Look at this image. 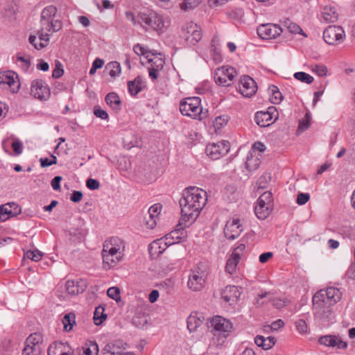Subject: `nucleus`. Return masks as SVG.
<instances>
[{"label": "nucleus", "instance_id": "obj_1", "mask_svg": "<svg viewBox=\"0 0 355 355\" xmlns=\"http://www.w3.org/2000/svg\"><path fill=\"white\" fill-rule=\"evenodd\" d=\"M207 202V192L196 187L186 188L179 200L181 216L178 225L186 227L194 223Z\"/></svg>", "mask_w": 355, "mask_h": 355}, {"label": "nucleus", "instance_id": "obj_2", "mask_svg": "<svg viewBox=\"0 0 355 355\" xmlns=\"http://www.w3.org/2000/svg\"><path fill=\"white\" fill-rule=\"evenodd\" d=\"M342 293L335 287H329L317 292L313 297V310L315 317L322 320L329 318L331 306L341 299Z\"/></svg>", "mask_w": 355, "mask_h": 355}, {"label": "nucleus", "instance_id": "obj_3", "mask_svg": "<svg viewBox=\"0 0 355 355\" xmlns=\"http://www.w3.org/2000/svg\"><path fill=\"white\" fill-rule=\"evenodd\" d=\"M125 243L119 237H111L103 243L102 250L103 267L110 270L123 261L125 256Z\"/></svg>", "mask_w": 355, "mask_h": 355}, {"label": "nucleus", "instance_id": "obj_4", "mask_svg": "<svg viewBox=\"0 0 355 355\" xmlns=\"http://www.w3.org/2000/svg\"><path fill=\"white\" fill-rule=\"evenodd\" d=\"M138 24L146 31H155L158 34L164 33L170 25L168 18L157 11L147 9L137 15Z\"/></svg>", "mask_w": 355, "mask_h": 355}, {"label": "nucleus", "instance_id": "obj_5", "mask_svg": "<svg viewBox=\"0 0 355 355\" xmlns=\"http://www.w3.org/2000/svg\"><path fill=\"white\" fill-rule=\"evenodd\" d=\"M209 327L212 334L211 341L217 346H222L234 329L232 322L220 315H216L210 319Z\"/></svg>", "mask_w": 355, "mask_h": 355}, {"label": "nucleus", "instance_id": "obj_6", "mask_svg": "<svg viewBox=\"0 0 355 355\" xmlns=\"http://www.w3.org/2000/svg\"><path fill=\"white\" fill-rule=\"evenodd\" d=\"M133 51L139 56H142L146 62L150 64L148 68L149 76L153 80H156L159 76V72L163 69L164 60L158 55L152 52L147 46L137 44L133 46Z\"/></svg>", "mask_w": 355, "mask_h": 355}, {"label": "nucleus", "instance_id": "obj_7", "mask_svg": "<svg viewBox=\"0 0 355 355\" xmlns=\"http://www.w3.org/2000/svg\"><path fill=\"white\" fill-rule=\"evenodd\" d=\"M62 27V23L59 19H51L48 20L47 22H42L40 24V29L37 32L40 40L43 42L40 44H35L36 40L35 35H30L28 40L29 42L37 50L42 49L47 46L51 35L55 32L60 31Z\"/></svg>", "mask_w": 355, "mask_h": 355}, {"label": "nucleus", "instance_id": "obj_8", "mask_svg": "<svg viewBox=\"0 0 355 355\" xmlns=\"http://www.w3.org/2000/svg\"><path fill=\"white\" fill-rule=\"evenodd\" d=\"M200 103L201 100L199 97L187 98L180 102V111L184 116L202 120L206 116V112H202Z\"/></svg>", "mask_w": 355, "mask_h": 355}, {"label": "nucleus", "instance_id": "obj_9", "mask_svg": "<svg viewBox=\"0 0 355 355\" xmlns=\"http://www.w3.org/2000/svg\"><path fill=\"white\" fill-rule=\"evenodd\" d=\"M247 245H248V237L245 235L238 241L236 247L234 248L227 260L225 266V271L227 272L233 274L236 272L237 265L244 253Z\"/></svg>", "mask_w": 355, "mask_h": 355}, {"label": "nucleus", "instance_id": "obj_10", "mask_svg": "<svg viewBox=\"0 0 355 355\" xmlns=\"http://www.w3.org/2000/svg\"><path fill=\"white\" fill-rule=\"evenodd\" d=\"M180 37L189 46H194L202 38L201 28L193 21L187 22L182 27Z\"/></svg>", "mask_w": 355, "mask_h": 355}, {"label": "nucleus", "instance_id": "obj_11", "mask_svg": "<svg viewBox=\"0 0 355 355\" xmlns=\"http://www.w3.org/2000/svg\"><path fill=\"white\" fill-rule=\"evenodd\" d=\"M272 193L266 191L257 200L254 207V213L260 220L266 219L272 211Z\"/></svg>", "mask_w": 355, "mask_h": 355}, {"label": "nucleus", "instance_id": "obj_12", "mask_svg": "<svg viewBox=\"0 0 355 355\" xmlns=\"http://www.w3.org/2000/svg\"><path fill=\"white\" fill-rule=\"evenodd\" d=\"M42 349L43 336L40 333H34L26 338L22 355H40Z\"/></svg>", "mask_w": 355, "mask_h": 355}, {"label": "nucleus", "instance_id": "obj_13", "mask_svg": "<svg viewBox=\"0 0 355 355\" xmlns=\"http://www.w3.org/2000/svg\"><path fill=\"white\" fill-rule=\"evenodd\" d=\"M237 76L236 70L230 66L218 68L214 73L216 83L218 85L227 87L231 85Z\"/></svg>", "mask_w": 355, "mask_h": 355}, {"label": "nucleus", "instance_id": "obj_14", "mask_svg": "<svg viewBox=\"0 0 355 355\" xmlns=\"http://www.w3.org/2000/svg\"><path fill=\"white\" fill-rule=\"evenodd\" d=\"M0 88L17 93L20 88L18 75L12 71L0 72Z\"/></svg>", "mask_w": 355, "mask_h": 355}, {"label": "nucleus", "instance_id": "obj_15", "mask_svg": "<svg viewBox=\"0 0 355 355\" xmlns=\"http://www.w3.org/2000/svg\"><path fill=\"white\" fill-rule=\"evenodd\" d=\"M324 42L330 45H338L345 39V33L340 26H329L323 32Z\"/></svg>", "mask_w": 355, "mask_h": 355}, {"label": "nucleus", "instance_id": "obj_16", "mask_svg": "<svg viewBox=\"0 0 355 355\" xmlns=\"http://www.w3.org/2000/svg\"><path fill=\"white\" fill-rule=\"evenodd\" d=\"M230 149V144L227 141L209 144L206 146V153L212 159H218L227 155Z\"/></svg>", "mask_w": 355, "mask_h": 355}, {"label": "nucleus", "instance_id": "obj_17", "mask_svg": "<svg viewBox=\"0 0 355 355\" xmlns=\"http://www.w3.org/2000/svg\"><path fill=\"white\" fill-rule=\"evenodd\" d=\"M278 119V111L274 106H270L266 111L257 112L255 121L260 127H268Z\"/></svg>", "mask_w": 355, "mask_h": 355}, {"label": "nucleus", "instance_id": "obj_18", "mask_svg": "<svg viewBox=\"0 0 355 355\" xmlns=\"http://www.w3.org/2000/svg\"><path fill=\"white\" fill-rule=\"evenodd\" d=\"M206 275L200 268H195L191 271L187 282L188 288L194 292L201 291L205 284Z\"/></svg>", "mask_w": 355, "mask_h": 355}, {"label": "nucleus", "instance_id": "obj_19", "mask_svg": "<svg viewBox=\"0 0 355 355\" xmlns=\"http://www.w3.org/2000/svg\"><path fill=\"white\" fill-rule=\"evenodd\" d=\"M243 232V226L239 218L233 217L230 218L225 225L223 233L228 240L237 239Z\"/></svg>", "mask_w": 355, "mask_h": 355}, {"label": "nucleus", "instance_id": "obj_20", "mask_svg": "<svg viewBox=\"0 0 355 355\" xmlns=\"http://www.w3.org/2000/svg\"><path fill=\"white\" fill-rule=\"evenodd\" d=\"M238 90L243 97L250 98L256 94L257 85L253 78L249 76H243L240 78Z\"/></svg>", "mask_w": 355, "mask_h": 355}, {"label": "nucleus", "instance_id": "obj_21", "mask_svg": "<svg viewBox=\"0 0 355 355\" xmlns=\"http://www.w3.org/2000/svg\"><path fill=\"white\" fill-rule=\"evenodd\" d=\"M258 35L263 40L276 38L283 32L282 28L275 24H261L257 28Z\"/></svg>", "mask_w": 355, "mask_h": 355}, {"label": "nucleus", "instance_id": "obj_22", "mask_svg": "<svg viewBox=\"0 0 355 355\" xmlns=\"http://www.w3.org/2000/svg\"><path fill=\"white\" fill-rule=\"evenodd\" d=\"M31 93L35 98L46 100L50 96V89L44 80L36 79L31 83Z\"/></svg>", "mask_w": 355, "mask_h": 355}, {"label": "nucleus", "instance_id": "obj_23", "mask_svg": "<svg viewBox=\"0 0 355 355\" xmlns=\"http://www.w3.org/2000/svg\"><path fill=\"white\" fill-rule=\"evenodd\" d=\"M241 295L238 286L229 285L225 286L221 291V297L225 302L232 306L239 300Z\"/></svg>", "mask_w": 355, "mask_h": 355}, {"label": "nucleus", "instance_id": "obj_24", "mask_svg": "<svg viewBox=\"0 0 355 355\" xmlns=\"http://www.w3.org/2000/svg\"><path fill=\"white\" fill-rule=\"evenodd\" d=\"M48 355H73V350L67 343L55 341L49 347Z\"/></svg>", "mask_w": 355, "mask_h": 355}, {"label": "nucleus", "instance_id": "obj_25", "mask_svg": "<svg viewBox=\"0 0 355 355\" xmlns=\"http://www.w3.org/2000/svg\"><path fill=\"white\" fill-rule=\"evenodd\" d=\"M338 17L339 12L335 6L326 5L320 11V20L324 23H334Z\"/></svg>", "mask_w": 355, "mask_h": 355}, {"label": "nucleus", "instance_id": "obj_26", "mask_svg": "<svg viewBox=\"0 0 355 355\" xmlns=\"http://www.w3.org/2000/svg\"><path fill=\"white\" fill-rule=\"evenodd\" d=\"M87 286V281L85 279H80L77 281L68 280L65 284L67 293L73 295L83 293Z\"/></svg>", "mask_w": 355, "mask_h": 355}, {"label": "nucleus", "instance_id": "obj_27", "mask_svg": "<svg viewBox=\"0 0 355 355\" xmlns=\"http://www.w3.org/2000/svg\"><path fill=\"white\" fill-rule=\"evenodd\" d=\"M319 343L327 347H336L337 349H345L347 347V342L343 340L336 336L327 335L320 338Z\"/></svg>", "mask_w": 355, "mask_h": 355}, {"label": "nucleus", "instance_id": "obj_28", "mask_svg": "<svg viewBox=\"0 0 355 355\" xmlns=\"http://www.w3.org/2000/svg\"><path fill=\"white\" fill-rule=\"evenodd\" d=\"M162 206L159 203L152 205L148 209V218L146 220V226L149 229H153L157 225V220L161 212Z\"/></svg>", "mask_w": 355, "mask_h": 355}, {"label": "nucleus", "instance_id": "obj_29", "mask_svg": "<svg viewBox=\"0 0 355 355\" xmlns=\"http://www.w3.org/2000/svg\"><path fill=\"white\" fill-rule=\"evenodd\" d=\"M164 240L161 238L152 242L148 247V251L153 258H156L162 254L168 247Z\"/></svg>", "mask_w": 355, "mask_h": 355}, {"label": "nucleus", "instance_id": "obj_30", "mask_svg": "<svg viewBox=\"0 0 355 355\" xmlns=\"http://www.w3.org/2000/svg\"><path fill=\"white\" fill-rule=\"evenodd\" d=\"M145 87V81L140 76L128 83V92L132 96L137 95Z\"/></svg>", "mask_w": 355, "mask_h": 355}, {"label": "nucleus", "instance_id": "obj_31", "mask_svg": "<svg viewBox=\"0 0 355 355\" xmlns=\"http://www.w3.org/2000/svg\"><path fill=\"white\" fill-rule=\"evenodd\" d=\"M255 344L264 350L271 349L276 343V339L273 336L264 337L263 336H257L254 338Z\"/></svg>", "mask_w": 355, "mask_h": 355}, {"label": "nucleus", "instance_id": "obj_32", "mask_svg": "<svg viewBox=\"0 0 355 355\" xmlns=\"http://www.w3.org/2000/svg\"><path fill=\"white\" fill-rule=\"evenodd\" d=\"M105 100L107 104L114 111L118 112L121 110V101H120L119 96L116 93H114V92L109 93L105 96Z\"/></svg>", "mask_w": 355, "mask_h": 355}, {"label": "nucleus", "instance_id": "obj_33", "mask_svg": "<svg viewBox=\"0 0 355 355\" xmlns=\"http://www.w3.org/2000/svg\"><path fill=\"white\" fill-rule=\"evenodd\" d=\"M58 12V9L55 6L50 5L45 7L41 12L40 24L47 22L48 20L53 19Z\"/></svg>", "mask_w": 355, "mask_h": 355}, {"label": "nucleus", "instance_id": "obj_34", "mask_svg": "<svg viewBox=\"0 0 355 355\" xmlns=\"http://www.w3.org/2000/svg\"><path fill=\"white\" fill-rule=\"evenodd\" d=\"M62 323L63 324V330L64 331H71L76 324L75 313L70 312L65 314L62 320Z\"/></svg>", "mask_w": 355, "mask_h": 355}, {"label": "nucleus", "instance_id": "obj_35", "mask_svg": "<svg viewBox=\"0 0 355 355\" xmlns=\"http://www.w3.org/2000/svg\"><path fill=\"white\" fill-rule=\"evenodd\" d=\"M202 320L196 312L191 313L187 318V328L190 332L196 331L197 328L202 324Z\"/></svg>", "mask_w": 355, "mask_h": 355}, {"label": "nucleus", "instance_id": "obj_36", "mask_svg": "<svg viewBox=\"0 0 355 355\" xmlns=\"http://www.w3.org/2000/svg\"><path fill=\"white\" fill-rule=\"evenodd\" d=\"M261 161L257 155L252 153H249L245 162V167L248 171H252L256 170L260 165Z\"/></svg>", "mask_w": 355, "mask_h": 355}, {"label": "nucleus", "instance_id": "obj_37", "mask_svg": "<svg viewBox=\"0 0 355 355\" xmlns=\"http://www.w3.org/2000/svg\"><path fill=\"white\" fill-rule=\"evenodd\" d=\"M98 347L95 342L89 341L82 347L80 355H98Z\"/></svg>", "mask_w": 355, "mask_h": 355}, {"label": "nucleus", "instance_id": "obj_38", "mask_svg": "<svg viewBox=\"0 0 355 355\" xmlns=\"http://www.w3.org/2000/svg\"><path fill=\"white\" fill-rule=\"evenodd\" d=\"M107 318V315L105 313V308L103 306H98L96 308L94 313V322L96 325L101 324Z\"/></svg>", "mask_w": 355, "mask_h": 355}, {"label": "nucleus", "instance_id": "obj_39", "mask_svg": "<svg viewBox=\"0 0 355 355\" xmlns=\"http://www.w3.org/2000/svg\"><path fill=\"white\" fill-rule=\"evenodd\" d=\"M181 233L178 230H174L165 235L162 239L166 243H168V246L175 243H178L181 241Z\"/></svg>", "mask_w": 355, "mask_h": 355}, {"label": "nucleus", "instance_id": "obj_40", "mask_svg": "<svg viewBox=\"0 0 355 355\" xmlns=\"http://www.w3.org/2000/svg\"><path fill=\"white\" fill-rule=\"evenodd\" d=\"M105 69L112 78H116L119 76L121 72V65L116 61L109 62L107 64Z\"/></svg>", "mask_w": 355, "mask_h": 355}, {"label": "nucleus", "instance_id": "obj_41", "mask_svg": "<svg viewBox=\"0 0 355 355\" xmlns=\"http://www.w3.org/2000/svg\"><path fill=\"white\" fill-rule=\"evenodd\" d=\"M284 26L291 33L305 35L301 27L289 19H286L284 21Z\"/></svg>", "mask_w": 355, "mask_h": 355}, {"label": "nucleus", "instance_id": "obj_42", "mask_svg": "<svg viewBox=\"0 0 355 355\" xmlns=\"http://www.w3.org/2000/svg\"><path fill=\"white\" fill-rule=\"evenodd\" d=\"M308 67L311 72L318 76H325L327 74V67L323 64H311Z\"/></svg>", "mask_w": 355, "mask_h": 355}, {"label": "nucleus", "instance_id": "obj_43", "mask_svg": "<svg viewBox=\"0 0 355 355\" xmlns=\"http://www.w3.org/2000/svg\"><path fill=\"white\" fill-rule=\"evenodd\" d=\"M16 62L24 71H27L31 65V60L28 55L18 53L16 56Z\"/></svg>", "mask_w": 355, "mask_h": 355}, {"label": "nucleus", "instance_id": "obj_44", "mask_svg": "<svg viewBox=\"0 0 355 355\" xmlns=\"http://www.w3.org/2000/svg\"><path fill=\"white\" fill-rule=\"evenodd\" d=\"M12 206H16L15 203H14V202L8 203V204L2 205L0 206V209H1V211H2L1 213H2L3 218L4 219V221L8 220L10 217H12L15 216V214L13 213L12 211L11 210V207Z\"/></svg>", "mask_w": 355, "mask_h": 355}, {"label": "nucleus", "instance_id": "obj_45", "mask_svg": "<svg viewBox=\"0 0 355 355\" xmlns=\"http://www.w3.org/2000/svg\"><path fill=\"white\" fill-rule=\"evenodd\" d=\"M311 114L306 112L304 117L299 121L297 132L301 133L307 130L311 125Z\"/></svg>", "mask_w": 355, "mask_h": 355}, {"label": "nucleus", "instance_id": "obj_46", "mask_svg": "<svg viewBox=\"0 0 355 355\" xmlns=\"http://www.w3.org/2000/svg\"><path fill=\"white\" fill-rule=\"evenodd\" d=\"M228 122V116L227 115L219 116L215 118L213 122V126L216 132L221 130L227 125Z\"/></svg>", "mask_w": 355, "mask_h": 355}, {"label": "nucleus", "instance_id": "obj_47", "mask_svg": "<svg viewBox=\"0 0 355 355\" xmlns=\"http://www.w3.org/2000/svg\"><path fill=\"white\" fill-rule=\"evenodd\" d=\"M295 79L307 84H311L313 82V77L305 72H296L294 74Z\"/></svg>", "mask_w": 355, "mask_h": 355}, {"label": "nucleus", "instance_id": "obj_48", "mask_svg": "<svg viewBox=\"0 0 355 355\" xmlns=\"http://www.w3.org/2000/svg\"><path fill=\"white\" fill-rule=\"evenodd\" d=\"M148 322L147 317L144 315H137L134 316L132 322L138 328H143Z\"/></svg>", "mask_w": 355, "mask_h": 355}, {"label": "nucleus", "instance_id": "obj_49", "mask_svg": "<svg viewBox=\"0 0 355 355\" xmlns=\"http://www.w3.org/2000/svg\"><path fill=\"white\" fill-rule=\"evenodd\" d=\"M25 257L34 261H39L42 257V253L38 250H28L25 253Z\"/></svg>", "mask_w": 355, "mask_h": 355}, {"label": "nucleus", "instance_id": "obj_50", "mask_svg": "<svg viewBox=\"0 0 355 355\" xmlns=\"http://www.w3.org/2000/svg\"><path fill=\"white\" fill-rule=\"evenodd\" d=\"M200 2L201 0H184V2L181 3L180 8L184 10L192 9L197 7Z\"/></svg>", "mask_w": 355, "mask_h": 355}, {"label": "nucleus", "instance_id": "obj_51", "mask_svg": "<svg viewBox=\"0 0 355 355\" xmlns=\"http://www.w3.org/2000/svg\"><path fill=\"white\" fill-rule=\"evenodd\" d=\"M63 73L64 70L62 69V64L59 61H57L55 62V67L52 72V77L53 78H59L63 75Z\"/></svg>", "mask_w": 355, "mask_h": 355}, {"label": "nucleus", "instance_id": "obj_52", "mask_svg": "<svg viewBox=\"0 0 355 355\" xmlns=\"http://www.w3.org/2000/svg\"><path fill=\"white\" fill-rule=\"evenodd\" d=\"M11 146L13 151L17 155H20L23 151V144L18 139H13Z\"/></svg>", "mask_w": 355, "mask_h": 355}, {"label": "nucleus", "instance_id": "obj_53", "mask_svg": "<svg viewBox=\"0 0 355 355\" xmlns=\"http://www.w3.org/2000/svg\"><path fill=\"white\" fill-rule=\"evenodd\" d=\"M295 326H296L297 330L300 334H304V333L307 332L308 326H307V324H306V323L304 320H303V319L297 320L295 322Z\"/></svg>", "mask_w": 355, "mask_h": 355}, {"label": "nucleus", "instance_id": "obj_54", "mask_svg": "<svg viewBox=\"0 0 355 355\" xmlns=\"http://www.w3.org/2000/svg\"><path fill=\"white\" fill-rule=\"evenodd\" d=\"M107 294L110 298L116 301L120 299V291L117 287L110 288L107 291Z\"/></svg>", "mask_w": 355, "mask_h": 355}, {"label": "nucleus", "instance_id": "obj_55", "mask_svg": "<svg viewBox=\"0 0 355 355\" xmlns=\"http://www.w3.org/2000/svg\"><path fill=\"white\" fill-rule=\"evenodd\" d=\"M310 199V195L308 193H300L297 196V203L300 205L306 204Z\"/></svg>", "mask_w": 355, "mask_h": 355}, {"label": "nucleus", "instance_id": "obj_56", "mask_svg": "<svg viewBox=\"0 0 355 355\" xmlns=\"http://www.w3.org/2000/svg\"><path fill=\"white\" fill-rule=\"evenodd\" d=\"M94 114L98 118H100L103 120H107L109 118L108 114L106 111L102 110L99 107H95Z\"/></svg>", "mask_w": 355, "mask_h": 355}, {"label": "nucleus", "instance_id": "obj_57", "mask_svg": "<svg viewBox=\"0 0 355 355\" xmlns=\"http://www.w3.org/2000/svg\"><path fill=\"white\" fill-rule=\"evenodd\" d=\"M86 185L89 189L96 190L99 188L100 183L95 179L89 178L86 182Z\"/></svg>", "mask_w": 355, "mask_h": 355}, {"label": "nucleus", "instance_id": "obj_58", "mask_svg": "<svg viewBox=\"0 0 355 355\" xmlns=\"http://www.w3.org/2000/svg\"><path fill=\"white\" fill-rule=\"evenodd\" d=\"M288 301L286 299L275 298L272 300V305L277 309H281L285 306Z\"/></svg>", "mask_w": 355, "mask_h": 355}, {"label": "nucleus", "instance_id": "obj_59", "mask_svg": "<svg viewBox=\"0 0 355 355\" xmlns=\"http://www.w3.org/2000/svg\"><path fill=\"white\" fill-rule=\"evenodd\" d=\"M265 150H266L265 145L260 141H257L253 144L252 149L250 153H252L254 155V153L257 150H258L259 152H263Z\"/></svg>", "mask_w": 355, "mask_h": 355}, {"label": "nucleus", "instance_id": "obj_60", "mask_svg": "<svg viewBox=\"0 0 355 355\" xmlns=\"http://www.w3.org/2000/svg\"><path fill=\"white\" fill-rule=\"evenodd\" d=\"M61 176H55L51 182V185L53 190H60V181L62 180Z\"/></svg>", "mask_w": 355, "mask_h": 355}, {"label": "nucleus", "instance_id": "obj_61", "mask_svg": "<svg viewBox=\"0 0 355 355\" xmlns=\"http://www.w3.org/2000/svg\"><path fill=\"white\" fill-rule=\"evenodd\" d=\"M282 94L280 92H276L270 95V100L273 104H278L282 100Z\"/></svg>", "mask_w": 355, "mask_h": 355}, {"label": "nucleus", "instance_id": "obj_62", "mask_svg": "<svg viewBox=\"0 0 355 355\" xmlns=\"http://www.w3.org/2000/svg\"><path fill=\"white\" fill-rule=\"evenodd\" d=\"M83 193L79 191H74L71 196L70 200L73 202H79L83 199Z\"/></svg>", "mask_w": 355, "mask_h": 355}, {"label": "nucleus", "instance_id": "obj_63", "mask_svg": "<svg viewBox=\"0 0 355 355\" xmlns=\"http://www.w3.org/2000/svg\"><path fill=\"white\" fill-rule=\"evenodd\" d=\"M272 256H273L272 252H264V253H262L259 256V259L261 263H264L267 262L270 258H272Z\"/></svg>", "mask_w": 355, "mask_h": 355}, {"label": "nucleus", "instance_id": "obj_64", "mask_svg": "<svg viewBox=\"0 0 355 355\" xmlns=\"http://www.w3.org/2000/svg\"><path fill=\"white\" fill-rule=\"evenodd\" d=\"M346 275L349 279H355V262L351 264L346 272Z\"/></svg>", "mask_w": 355, "mask_h": 355}]
</instances>
